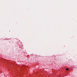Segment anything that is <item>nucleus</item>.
I'll use <instances>...</instances> for the list:
<instances>
[{
    "label": "nucleus",
    "mask_w": 77,
    "mask_h": 77,
    "mask_svg": "<svg viewBox=\"0 0 77 77\" xmlns=\"http://www.w3.org/2000/svg\"><path fill=\"white\" fill-rule=\"evenodd\" d=\"M66 70L67 71H68L69 70V69H68V68H66Z\"/></svg>",
    "instance_id": "nucleus-1"
}]
</instances>
